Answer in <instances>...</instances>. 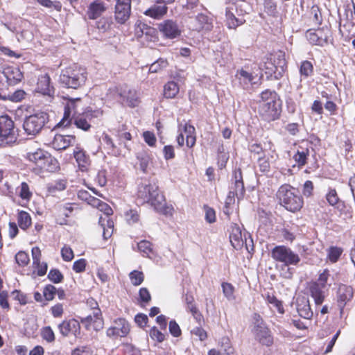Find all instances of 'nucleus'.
<instances>
[{
	"label": "nucleus",
	"mask_w": 355,
	"mask_h": 355,
	"mask_svg": "<svg viewBox=\"0 0 355 355\" xmlns=\"http://www.w3.org/2000/svg\"><path fill=\"white\" fill-rule=\"evenodd\" d=\"M137 198L142 203H148L155 210L166 216H173L174 209L171 205H167L164 195L155 184H141L137 191Z\"/></svg>",
	"instance_id": "obj_1"
},
{
	"label": "nucleus",
	"mask_w": 355,
	"mask_h": 355,
	"mask_svg": "<svg viewBox=\"0 0 355 355\" xmlns=\"http://www.w3.org/2000/svg\"><path fill=\"white\" fill-rule=\"evenodd\" d=\"M258 103V113L263 120L274 121L281 116L282 103L275 91L266 89L260 94Z\"/></svg>",
	"instance_id": "obj_2"
},
{
	"label": "nucleus",
	"mask_w": 355,
	"mask_h": 355,
	"mask_svg": "<svg viewBox=\"0 0 355 355\" xmlns=\"http://www.w3.org/2000/svg\"><path fill=\"white\" fill-rule=\"evenodd\" d=\"M275 196L278 203L290 212H298L304 206L303 197L299 190L290 184H282Z\"/></svg>",
	"instance_id": "obj_3"
},
{
	"label": "nucleus",
	"mask_w": 355,
	"mask_h": 355,
	"mask_svg": "<svg viewBox=\"0 0 355 355\" xmlns=\"http://www.w3.org/2000/svg\"><path fill=\"white\" fill-rule=\"evenodd\" d=\"M60 79L67 88L78 89L86 83L87 69L77 64H73L62 70Z\"/></svg>",
	"instance_id": "obj_4"
},
{
	"label": "nucleus",
	"mask_w": 355,
	"mask_h": 355,
	"mask_svg": "<svg viewBox=\"0 0 355 355\" xmlns=\"http://www.w3.org/2000/svg\"><path fill=\"white\" fill-rule=\"evenodd\" d=\"M271 257L277 262L282 263L286 271L282 276L286 279H291L293 272L289 266H297L300 261V256L286 245H277L270 252Z\"/></svg>",
	"instance_id": "obj_5"
},
{
	"label": "nucleus",
	"mask_w": 355,
	"mask_h": 355,
	"mask_svg": "<svg viewBox=\"0 0 355 355\" xmlns=\"http://www.w3.org/2000/svg\"><path fill=\"white\" fill-rule=\"evenodd\" d=\"M255 325L253 334L256 340L261 345L271 347L274 344V336L270 328L264 323L260 315L255 313Z\"/></svg>",
	"instance_id": "obj_6"
},
{
	"label": "nucleus",
	"mask_w": 355,
	"mask_h": 355,
	"mask_svg": "<svg viewBox=\"0 0 355 355\" xmlns=\"http://www.w3.org/2000/svg\"><path fill=\"white\" fill-rule=\"evenodd\" d=\"M103 115V111L99 109L93 110L87 107L82 113L73 116V123L76 128L85 132L89 131L92 125L91 122Z\"/></svg>",
	"instance_id": "obj_7"
},
{
	"label": "nucleus",
	"mask_w": 355,
	"mask_h": 355,
	"mask_svg": "<svg viewBox=\"0 0 355 355\" xmlns=\"http://www.w3.org/2000/svg\"><path fill=\"white\" fill-rule=\"evenodd\" d=\"M96 209L105 215V217H99L98 223L103 228V239L107 240L114 232V222L110 218V216L113 214V210L108 204L102 200Z\"/></svg>",
	"instance_id": "obj_8"
},
{
	"label": "nucleus",
	"mask_w": 355,
	"mask_h": 355,
	"mask_svg": "<svg viewBox=\"0 0 355 355\" xmlns=\"http://www.w3.org/2000/svg\"><path fill=\"white\" fill-rule=\"evenodd\" d=\"M47 119V114L44 112L30 115L24 121V130L28 135H36L42 130Z\"/></svg>",
	"instance_id": "obj_9"
},
{
	"label": "nucleus",
	"mask_w": 355,
	"mask_h": 355,
	"mask_svg": "<svg viewBox=\"0 0 355 355\" xmlns=\"http://www.w3.org/2000/svg\"><path fill=\"white\" fill-rule=\"evenodd\" d=\"M354 289L352 286L340 284L336 291V305L339 309V316L343 318L345 308L352 301L354 297Z\"/></svg>",
	"instance_id": "obj_10"
},
{
	"label": "nucleus",
	"mask_w": 355,
	"mask_h": 355,
	"mask_svg": "<svg viewBox=\"0 0 355 355\" xmlns=\"http://www.w3.org/2000/svg\"><path fill=\"white\" fill-rule=\"evenodd\" d=\"M15 124L8 115L0 116V146L8 144L14 139Z\"/></svg>",
	"instance_id": "obj_11"
},
{
	"label": "nucleus",
	"mask_w": 355,
	"mask_h": 355,
	"mask_svg": "<svg viewBox=\"0 0 355 355\" xmlns=\"http://www.w3.org/2000/svg\"><path fill=\"white\" fill-rule=\"evenodd\" d=\"M331 36L330 29L324 26L316 30L309 29L306 33V37L312 45L323 46L328 44Z\"/></svg>",
	"instance_id": "obj_12"
},
{
	"label": "nucleus",
	"mask_w": 355,
	"mask_h": 355,
	"mask_svg": "<svg viewBox=\"0 0 355 355\" xmlns=\"http://www.w3.org/2000/svg\"><path fill=\"white\" fill-rule=\"evenodd\" d=\"M130 331L129 322L123 318L114 320L113 325L106 330V335L109 338L126 337Z\"/></svg>",
	"instance_id": "obj_13"
},
{
	"label": "nucleus",
	"mask_w": 355,
	"mask_h": 355,
	"mask_svg": "<svg viewBox=\"0 0 355 355\" xmlns=\"http://www.w3.org/2000/svg\"><path fill=\"white\" fill-rule=\"evenodd\" d=\"M157 28L166 39L173 40L181 35L182 31L173 19H166L158 24Z\"/></svg>",
	"instance_id": "obj_14"
},
{
	"label": "nucleus",
	"mask_w": 355,
	"mask_h": 355,
	"mask_svg": "<svg viewBox=\"0 0 355 355\" xmlns=\"http://www.w3.org/2000/svg\"><path fill=\"white\" fill-rule=\"evenodd\" d=\"M58 329L63 337L73 335L78 338L80 336V322L74 318L64 320L58 325Z\"/></svg>",
	"instance_id": "obj_15"
},
{
	"label": "nucleus",
	"mask_w": 355,
	"mask_h": 355,
	"mask_svg": "<svg viewBox=\"0 0 355 355\" xmlns=\"http://www.w3.org/2000/svg\"><path fill=\"white\" fill-rule=\"evenodd\" d=\"M131 0H116L114 17L117 23L124 24L130 16Z\"/></svg>",
	"instance_id": "obj_16"
},
{
	"label": "nucleus",
	"mask_w": 355,
	"mask_h": 355,
	"mask_svg": "<svg viewBox=\"0 0 355 355\" xmlns=\"http://www.w3.org/2000/svg\"><path fill=\"white\" fill-rule=\"evenodd\" d=\"M86 330L89 331H98L103 328L104 321L101 310H97L96 313L89 315L80 319Z\"/></svg>",
	"instance_id": "obj_17"
},
{
	"label": "nucleus",
	"mask_w": 355,
	"mask_h": 355,
	"mask_svg": "<svg viewBox=\"0 0 355 355\" xmlns=\"http://www.w3.org/2000/svg\"><path fill=\"white\" fill-rule=\"evenodd\" d=\"M136 159L137 160V164L139 165L140 170L144 173H155L153 171V157L148 150L138 152L136 155Z\"/></svg>",
	"instance_id": "obj_18"
},
{
	"label": "nucleus",
	"mask_w": 355,
	"mask_h": 355,
	"mask_svg": "<svg viewBox=\"0 0 355 355\" xmlns=\"http://www.w3.org/2000/svg\"><path fill=\"white\" fill-rule=\"evenodd\" d=\"M33 258V272L37 276L42 277L46 275L48 269V265L46 262L42 261V251L37 246H35L31 250Z\"/></svg>",
	"instance_id": "obj_19"
},
{
	"label": "nucleus",
	"mask_w": 355,
	"mask_h": 355,
	"mask_svg": "<svg viewBox=\"0 0 355 355\" xmlns=\"http://www.w3.org/2000/svg\"><path fill=\"white\" fill-rule=\"evenodd\" d=\"M35 91L44 96L53 98L55 95V88L51 85V78L48 73L41 74L38 76Z\"/></svg>",
	"instance_id": "obj_20"
},
{
	"label": "nucleus",
	"mask_w": 355,
	"mask_h": 355,
	"mask_svg": "<svg viewBox=\"0 0 355 355\" xmlns=\"http://www.w3.org/2000/svg\"><path fill=\"white\" fill-rule=\"evenodd\" d=\"M119 94L130 107H137L141 103L137 92L135 89L129 87L127 85L120 88Z\"/></svg>",
	"instance_id": "obj_21"
},
{
	"label": "nucleus",
	"mask_w": 355,
	"mask_h": 355,
	"mask_svg": "<svg viewBox=\"0 0 355 355\" xmlns=\"http://www.w3.org/2000/svg\"><path fill=\"white\" fill-rule=\"evenodd\" d=\"M48 152L41 148L34 151H28L24 155V159L33 166V171L36 173Z\"/></svg>",
	"instance_id": "obj_22"
},
{
	"label": "nucleus",
	"mask_w": 355,
	"mask_h": 355,
	"mask_svg": "<svg viewBox=\"0 0 355 355\" xmlns=\"http://www.w3.org/2000/svg\"><path fill=\"white\" fill-rule=\"evenodd\" d=\"M73 157L78 164V167L82 172H86L89 170L91 165L89 155L80 146H76L73 152Z\"/></svg>",
	"instance_id": "obj_23"
},
{
	"label": "nucleus",
	"mask_w": 355,
	"mask_h": 355,
	"mask_svg": "<svg viewBox=\"0 0 355 355\" xmlns=\"http://www.w3.org/2000/svg\"><path fill=\"white\" fill-rule=\"evenodd\" d=\"M77 141L75 135H62L56 134L52 141V146L57 150H65L73 146Z\"/></svg>",
	"instance_id": "obj_24"
},
{
	"label": "nucleus",
	"mask_w": 355,
	"mask_h": 355,
	"mask_svg": "<svg viewBox=\"0 0 355 355\" xmlns=\"http://www.w3.org/2000/svg\"><path fill=\"white\" fill-rule=\"evenodd\" d=\"M24 21L21 19H17L14 23H10L8 28L16 33L17 39L20 42L28 41L32 38V33L28 30L22 29L21 26Z\"/></svg>",
	"instance_id": "obj_25"
},
{
	"label": "nucleus",
	"mask_w": 355,
	"mask_h": 355,
	"mask_svg": "<svg viewBox=\"0 0 355 355\" xmlns=\"http://www.w3.org/2000/svg\"><path fill=\"white\" fill-rule=\"evenodd\" d=\"M60 169V164L58 159L47 153L42 163L37 171L36 173L44 172L54 173Z\"/></svg>",
	"instance_id": "obj_26"
},
{
	"label": "nucleus",
	"mask_w": 355,
	"mask_h": 355,
	"mask_svg": "<svg viewBox=\"0 0 355 355\" xmlns=\"http://www.w3.org/2000/svg\"><path fill=\"white\" fill-rule=\"evenodd\" d=\"M228 231L230 232V241L232 247L236 250L241 249L243 245V240L239 225L236 223H232Z\"/></svg>",
	"instance_id": "obj_27"
},
{
	"label": "nucleus",
	"mask_w": 355,
	"mask_h": 355,
	"mask_svg": "<svg viewBox=\"0 0 355 355\" xmlns=\"http://www.w3.org/2000/svg\"><path fill=\"white\" fill-rule=\"evenodd\" d=\"M296 306L300 317L307 320H311L313 318V312L307 297L304 296L297 297Z\"/></svg>",
	"instance_id": "obj_28"
},
{
	"label": "nucleus",
	"mask_w": 355,
	"mask_h": 355,
	"mask_svg": "<svg viewBox=\"0 0 355 355\" xmlns=\"http://www.w3.org/2000/svg\"><path fill=\"white\" fill-rule=\"evenodd\" d=\"M68 181L65 178L56 179L46 185V196H55L58 193L64 191L67 187Z\"/></svg>",
	"instance_id": "obj_29"
},
{
	"label": "nucleus",
	"mask_w": 355,
	"mask_h": 355,
	"mask_svg": "<svg viewBox=\"0 0 355 355\" xmlns=\"http://www.w3.org/2000/svg\"><path fill=\"white\" fill-rule=\"evenodd\" d=\"M213 26L209 22V18L204 14H198L191 21V28L193 31L200 32L203 30L210 31Z\"/></svg>",
	"instance_id": "obj_30"
},
{
	"label": "nucleus",
	"mask_w": 355,
	"mask_h": 355,
	"mask_svg": "<svg viewBox=\"0 0 355 355\" xmlns=\"http://www.w3.org/2000/svg\"><path fill=\"white\" fill-rule=\"evenodd\" d=\"M4 76L6 78L7 82L10 85H15L19 83L24 75L18 67L10 66L4 69Z\"/></svg>",
	"instance_id": "obj_31"
},
{
	"label": "nucleus",
	"mask_w": 355,
	"mask_h": 355,
	"mask_svg": "<svg viewBox=\"0 0 355 355\" xmlns=\"http://www.w3.org/2000/svg\"><path fill=\"white\" fill-rule=\"evenodd\" d=\"M168 12V7L166 3H157L150 6L144 12V14L150 18L155 19H161Z\"/></svg>",
	"instance_id": "obj_32"
},
{
	"label": "nucleus",
	"mask_w": 355,
	"mask_h": 355,
	"mask_svg": "<svg viewBox=\"0 0 355 355\" xmlns=\"http://www.w3.org/2000/svg\"><path fill=\"white\" fill-rule=\"evenodd\" d=\"M106 8L105 3L102 0H95L89 5L87 15L89 19H96L106 10Z\"/></svg>",
	"instance_id": "obj_33"
},
{
	"label": "nucleus",
	"mask_w": 355,
	"mask_h": 355,
	"mask_svg": "<svg viewBox=\"0 0 355 355\" xmlns=\"http://www.w3.org/2000/svg\"><path fill=\"white\" fill-rule=\"evenodd\" d=\"M323 288L324 287L320 286L318 282L310 284L308 288L309 294L313 299L316 306L321 305L325 300V294Z\"/></svg>",
	"instance_id": "obj_34"
},
{
	"label": "nucleus",
	"mask_w": 355,
	"mask_h": 355,
	"mask_svg": "<svg viewBox=\"0 0 355 355\" xmlns=\"http://www.w3.org/2000/svg\"><path fill=\"white\" fill-rule=\"evenodd\" d=\"M67 101L64 105V115L62 119V122L64 123V121H69L71 122V116L72 114H75L78 109V103L81 101L80 98H67Z\"/></svg>",
	"instance_id": "obj_35"
},
{
	"label": "nucleus",
	"mask_w": 355,
	"mask_h": 355,
	"mask_svg": "<svg viewBox=\"0 0 355 355\" xmlns=\"http://www.w3.org/2000/svg\"><path fill=\"white\" fill-rule=\"evenodd\" d=\"M184 136L186 137V146L192 148L196 143V132L195 127L190 123V121L187 122L182 127Z\"/></svg>",
	"instance_id": "obj_36"
},
{
	"label": "nucleus",
	"mask_w": 355,
	"mask_h": 355,
	"mask_svg": "<svg viewBox=\"0 0 355 355\" xmlns=\"http://www.w3.org/2000/svg\"><path fill=\"white\" fill-rule=\"evenodd\" d=\"M310 150L309 147H303L300 146L296 153L293 155V158L299 168H302L307 164L309 157Z\"/></svg>",
	"instance_id": "obj_37"
},
{
	"label": "nucleus",
	"mask_w": 355,
	"mask_h": 355,
	"mask_svg": "<svg viewBox=\"0 0 355 355\" xmlns=\"http://www.w3.org/2000/svg\"><path fill=\"white\" fill-rule=\"evenodd\" d=\"M115 136L119 141L120 143H123L125 148H126L128 151H130V148L128 147L126 141H131L132 136L128 130V125L126 124L120 125L115 130Z\"/></svg>",
	"instance_id": "obj_38"
},
{
	"label": "nucleus",
	"mask_w": 355,
	"mask_h": 355,
	"mask_svg": "<svg viewBox=\"0 0 355 355\" xmlns=\"http://www.w3.org/2000/svg\"><path fill=\"white\" fill-rule=\"evenodd\" d=\"M234 8L233 7H227L225 11V21L228 28L236 29L238 26L244 24L245 20H242L236 17L232 10Z\"/></svg>",
	"instance_id": "obj_39"
},
{
	"label": "nucleus",
	"mask_w": 355,
	"mask_h": 355,
	"mask_svg": "<svg viewBox=\"0 0 355 355\" xmlns=\"http://www.w3.org/2000/svg\"><path fill=\"white\" fill-rule=\"evenodd\" d=\"M17 220L19 227L23 230H26L32 225V218L31 215L26 211H18L17 216Z\"/></svg>",
	"instance_id": "obj_40"
},
{
	"label": "nucleus",
	"mask_w": 355,
	"mask_h": 355,
	"mask_svg": "<svg viewBox=\"0 0 355 355\" xmlns=\"http://www.w3.org/2000/svg\"><path fill=\"white\" fill-rule=\"evenodd\" d=\"M102 139L106 146V148L110 150L108 152L109 154L114 156H119L121 155V150L116 146L110 135L104 132L102 135Z\"/></svg>",
	"instance_id": "obj_41"
},
{
	"label": "nucleus",
	"mask_w": 355,
	"mask_h": 355,
	"mask_svg": "<svg viewBox=\"0 0 355 355\" xmlns=\"http://www.w3.org/2000/svg\"><path fill=\"white\" fill-rule=\"evenodd\" d=\"M179 85L175 81H168L164 86V96L166 98H174L179 93Z\"/></svg>",
	"instance_id": "obj_42"
},
{
	"label": "nucleus",
	"mask_w": 355,
	"mask_h": 355,
	"mask_svg": "<svg viewBox=\"0 0 355 355\" xmlns=\"http://www.w3.org/2000/svg\"><path fill=\"white\" fill-rule=\"evenodd\" d=\"M17 192L19 198L27 202H29L33 197V192L29 185L26 182H22L20 184L17 188Z\"/></svg>",
	"instance_id": "obj_43"
},
{
	"label": "nucleus",
	"mask_w": 355,
	"mask_h": 355,
	"mask_svg": "<svg viewBox=\"0 0 355 355\" xmlns=\"http://www.w3.org/2000/svg\"><path fill=\"white\" fill-rule=\"evenodd\" d=\"M235 196L233 191H230L225 200L223 213L227 216L228 220H230V215L233 211V207L235 204Z\"/></svg>",
	"instance_id": "obj_44"
},
{
	"label": "nucleus",
	"mask_w": 355,
	"mask_h": 355,
	"mask_svg": "<svg viewBox=\"0 0 355 355\" xmlns=\"http://www.w3.org/2000/svg\"><path fill=\"white\" fill-rule=\"evenodd\" d=\"M56 214L58 217L69 218L71 216L74 207L72 203L59 205L55 208Z\"/></svg>",
	"instance_id": "obj_45"
},
{
	"label": "nucleus",
	"mask_w": 355,
	"mask_h": 355,
	"mask_svg": "<svg viewBox=\"0 0 355 355\" xmlns=\"http://www.w3.org/2000/svg\"><path fill=\"white\" fill-rule=\"evenodd\" d=\"M299 71L301 77L306 79L313 74V65L310 61L304 60L300 63Z\"/></svg>",
	"instance_id": "obj_46"
},
{
	"label": "nucleus",
	"mask_w": 355,
	"mask_h": 355,
	"mask_svg": "<svg viewBox=\"0 0 355 355\" xmlns=\"http://www.w3.org/2000/svg\"><path fill=\"white\" fill-rule=\"evenodd\" d=\"M343 252V249L340 247L331 246L327 250V259L332 263L337 262L341 254Z\"/></svg>",
	"instance_id": "obj_47"
},
{
	"label": "nucleus",
	"mask_w": 355,
	"mask_h": 355,
	"mask_svg": "<svg viewBox=\"0 0 355 355\" xmlns=\"http://www.w3.org/2000/svg\"><path fill=\"white\" fill-rule=\"evenodd\" d=\"M144 40L148 42H156L159 40L157 30L148 25H146L144 29Z\"/></svg>",
	"instance_id": "obj_48"
},
{
	"label": "nucleus",
	"mask_w": 355,
	"mask_h": 355,
	"mask_svg": "<svg viewBox=\"0 0 355 355\" xmlns=\"http://www.w3.org/2000/svg\"><path fill=\"white\" fill-rule=\"evenodd\" d=\"M310 19L314 25H321L322 22V16L320 9L318 6L314 5L311 7L310 10Z\"/></svg>",
	"instance_id": "obj_49"
},
{
	"label": "nucleus",
	"mask_w": 355,
	"mask_h": 355,
	"mask_svg": "<svg viewBox=\"0 0 355 355\" xmlns=\"http://www.w3.org/2000/svg\"><path fill=\"white\" fill-rule=\"evenodd\" d=\"M266 300L268 303L272 304L279 313H284L282 302L279 300L273 293H268L266 295Z\"/></svg>",
	"instance_id": "obj_50"
},
{
	"label": "nucleus",
	"mask_w": 355,
	"mask_h": 355,
	"mask_svg": "<svg viewBox=\"0 0 355 355\" xmlns=\"http://www.w3.org/2000/svg\"><path fill=\"white\" fill-rule=\"evenodd\" d=\"M40 334L42 338L49 343H53L55 340V333L50 326L42 327L41 329Z\"/></svg>",
	"instance_id": "obj_51"
},
{
	"label": "nucleus",
	"mask_w": 355,
	"mask_h": 355,
	"mask_svg": "<svg viewBox=\"0 0 355 355\" xmlns=\"http://www.w3.org/2000/svg\"><path fill=\"white\" fill-rule=\"evenodd\" d=\"M187 309L191 313L192 316L199 324L204 322V316L198 309L196 303L187 306Z\"/></svg>",
	"instance_id": "obj_52"
},
{
	"label": "nucleus",
	"mask_w": 355,
	"mask_h": 355,
	"mask_svg": "<svg viewBox=\"0 0 355 355\" xmlns=\"http://www.w3.org/2000/svg\"><path fill=\"white\" fill-rule=\"evenodd\" d=\"M223 293L224 296L228 300H234L235 287L229 282H223L221 284Z\"/></svg>",
	"instance_id": "obj_53"
},
{
	"label": "nucleus",
	"mask_w": 355,
	"mask_h": 355,
	"mask_svg": "<svg viewBox=\"0 0 355 355\" xmlns=\"http://www.w3.org/2000/svg\"><path fill=\"white\" fill-rule=\"evenodd\" d=\"M47 277L54 284L61 283L64 279V275L60 271V270L57 268L51 269L49 272Z\"/></svg>",
	"instance_id": "obj_54"
},
{
	"label": "nucleus",
	"mask_w": 355,
	"mask_h": 355,
	"mask_svg": "<svg viewBox=\"0 0 355 355\" xmlns=\"http://www.w3.org/2000/svg\"><path fill=\"white\" fill-rule=\"evenodd\" d=\"M264 12L268 15L275 17L277 14V3L272 0H265L263 3Z\"/></svg>",
	"instance_id": "obj_55"
},
{
	"label": "nucleus",
	"mask_w": 355,
	"mask_h": 355,
	"mask_svg": "<svg viewBox=\"0 0 355 355\" xmlns=\"http://www.w3.org/2000/svg\"><path fill=\"white\" fill-rule=\"evenodd\" d=\"M257 164L260 171L267 173L270 171V163L268 157L263 155L257 159Z\"/></svg>",
	"instance_id": "obj_56"
},
{
	"label": "nucleus",
	"mask_w": 355,
	"mask_h": 355,
	"mask_svg": "<svg viewBox=\"0 0 355 355\" xmlns=\"http://www.w3.org/2000/svg\"><path fill=\"white\" fill-rule=\"evenodd\" d=\"M37 3L48 8H53L58 12H60L62 10V3L58 1H52L51 0H37Z\"/></svg>",
	"instance_id": "obj_57"
},
{
	"label": "nucleus",
	"mask_w": 355,
	"mask_h": 355,
	"mask_svg": "<svg viewBox=\"0 0 355 355\" xmlns=\"http://www.w3.org/2000/svg\"><path fill=\"white\" fill-rule=\"evenodd\" d=\"M94 351L89 345H81L75 347L71 352V355H93Z\"/></svg>",
	"instance_id": "obj_58"
},
{
	"label": "nucleus",
	"mask_w": 355,
	"mask_h": 355,
	"mask_svg": "<svg viewBox=\"0 0 355 355\" xmlns=\"http://www.w3.org/2000/svg\"><path fill=\"white\" fill-rule=\"evenodd\" d=\"M129 277L134 286H139L144 282V275L141 271L135 270L129 274Z\"/></svg>",
	"instance_id": "obj_59"
},
{
	"label": "nucleus",
	"mask_w": 355,
	"mask_h": 355,
	"mask_svg": "<svg viewBox=\"0 0 355 355\" xmlns=\"http://www.w3.org/2000/svg\"><path fill=\"white\" fill-rule=\"evenodd\" d=\"M15 261L19 266L25 267L30 262L29 255L24 251H19L15 255Z\"/></svg>",
	"instance_id": "obj_60"
},
{
	"label": "nucleus",
	"mask_w": 355,
	"mask_h": 355,
	"mask_svg": "<svg viewBox=\"0 0 355 355\" xmlns=\"http://www.w3.org/2000/svg\"><path fill=\"white\" fill-rule=\"evenodd\" d=\"M326 200L331 206H336L340 202V198L335 189H330L326 194Z\"/></svg>",
	"instance_id": "obj_61"
},
{
	"label": "nucleus",
	"mask_w": 355,
	"mask_h": 355,
	"mask_svg": "<svg viewBox=\"0 0 355 355\" xmlns=\"http://www.w3.org/2000/svg\"><path fill=\"white\" fill-rule=\"evenodd\" d=\"M57 289L52 284H47L44 287L43 295L46 300L51 301L54 299Z\"/></svg>",
	"instance_id": "obj_62"
},
{
	"label": "nucleus",
	"mask_w": 355,
	"mask_h": 355,
	"mask_svg": "<svg viewBox=\"0 0 355 355\" xmlns=\"http://www.w3.org/2000/svg\"><path fill=\"white\" fill-rule=\"evenodd\" d=\"M152 243L146 240H142L137 244L139 250L146 256H148L152 252Z\"/></svg>",
	"instance_id": "obj_63"
},
{
	"label": "nucleus",
	"mask_w": 355,
	"mask_h": 355,
	"mask_svg": "<svg viewBox=\"0 0 355 355\" xmlns=\"http://www.w3.org/2000/svg\"><path fill=\"white\" fill-rule=\"evenodd\" d=\"M125 218L129 224H134L139 220V214L136 209H130L125 213Z\"/></svg>",
	"instance_id": "obj_64"
}]
</instances>
